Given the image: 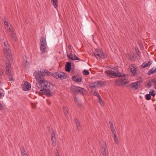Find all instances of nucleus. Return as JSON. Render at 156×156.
<instances>
[{
  "label": "nucleus",
  "instance_id": "39448f33",
  "mask_svg": "<svg viewBox=\"0 0 156 156\" xmlns=\"http://www.w3.org/2000/svg\"><path fill=\"white\" fill-rule=\"evenodd\" d=\"M94 55L97 58H106V56L104 54L100 49H96L94 52Z\"/></svg>",
  "mask_w": 156,
  "mask_h": 156
},
{
  "label": "nucleus",
  "instance_id": "5701e85b",
  "mask_svg": "<svg viewBox=\"0 0 156 156\" xmlns=\"http://www.w3.org/2000/svg\"><path fill=\"white\" fill-rule=\"evenodd\" d=\"M156 72V68H152L150 69L148 72L147 74L148 75L153 74Z\"/></svg>",
  "mask_w": 156,
  "mask_h": 156
},
{
  "label": "nucleus",
  "instance_id": "72a5a7b5",
  "mask_svg": "<svg viewBox=\"0 0 156 156\" xmlns=\"http://www.w3.org/2000/svg\"><path fill=\"white\" fill-rule=\"evenodd\" d=\"M147 66H148V64H147V63H144L142 64V66L143 68H145Z\"/></svg>",
  "mask_w": 156,
  "mask_h": 156
},
{
  "label": "nucleus",
  "instance_id": "4c0bfd02",
  "mask_svg": "<svg viewBox=\"0 0 156 156\" xmlns=\"http://www.w3.org/2000/svg\"><path fill=\"white\" fill-rule=\"evenodd\" d=\"M4 24L5 25H6L7 26H8L9 25L8 22L6 21H5L4 22Z\"/></svg>",
  "mask_w": 156,
  "mask_h": 156
},
{
  "label": "nucleus",
  "instance_id": "c756f323",
  "mask_svg": "<svg viewBox=\"0 0 156 156\" xmlns=\"http://www.w3.org/2000/svg\"><path fill=\"white\" fill-rule=\"evenodd\" d=\"M135 51H136V52L137 54L138 55H139L140 54V52L139 51V50H138V48H135Z\"/></svg>",
  "mask_w": 156,
  "mask_h": 156
},
{
  "label": "nucleus",
  "instance_id": "4468645a",
  "mask_svg": "<svg viewBox=\"0 0 156 156\" xmlns=\"http://www.w3.org/2000/svg\"><path fill=\"white\" fill-rule=\"evenodd\" d=\"M23 87L24 90L27 91L30 90L31 88V85L28 82L26 81L24 82Z\"/></svg>",
  "mask_w": 156,
  "mask_h": 156
},
{
  "label": "nucleus",
  "instance_id": "f3484780",
  "mask_svg": "<svg viewBox=\"0 0 156 156\" xmlns=\"http://www.w3.org/2000/svg\"><path fill=\"white\" fill-rule=\"evenodd\" d=\"M65 70L66 71L69 72L71 68V64L70 62H67L65 65Z\"/></svg>",
  "mask_w": 156,
  "mask_h": 156
},
{
  "label": "nucleus",
  "instance_id": "7c9ffc66",
  "mask_svg": "<svg viewBox=\"0 0 156 156\" xmlns=\"http://www.w3.org/2000/svg\"><path fill=\"white\" fill-rule=\"evenodd\" d=\"M74 122L76 125H78L80 124V122L79 121L78 119L77 118H75L74 119Z\"/></svg>",
  "mask_w": 156,
  "mask_h": 156
},
{
  "label": "nucleus",
  "instance_id": "cd10ccee",
  "mask_svg": "<svg viewBox=\"0 0 156 156\" xmlns=\"http://www.w3.org/2000/svg\"><path fill=\"white\" fill-rule=\"evenodd\" d=\"M151 96L150 94H147L146 95L145 99L147 100H150L151 99Z\"/></svg>",
  "mask_w": 156,
  "mask_h": 156
},
{
  "label": "nucleus",
  "instance_id": "7ed1b4c3",
  "mask_svg": "<svg viewBox=\"0 0 156 156\" xmlns=\"http://www.w3.org/2000/svg\"><path fill=\"white\" fill-rule=\"evenodd\" d=\"M106 75L108 77L111 78H115L121 76L119 75L118 73H116L115 69L111 68L108 67L106 70Z\"/></svg>",
  "mask_w": 156,
  "mask_h": 156
},
{
  "label": "nucleus",
  "instance_id": "58836bf2",
  "mask_svg": "<svg viewBox=\"0 0 156 156\" xmlns=\"http://www.w3.org/2000/svg\"><path fill=\"white\" fill-rule=\"evenodd\" d=\"M151 83L150 82H149L147 84V86L149 87H151Z\"/></svg>",
  "mask_w": 156,
  "mask_h": 156
},
{
  "label": "nucleus",
  "instance_id": "1a4fd4ad",
  "mask_svg": "<svg viewBox=\"0 0 156 156\" xmlns=\"http://www.w3.org/2000/svg\"><path fill=\"white\" fill-rule=\"evenodd\" d=\"M67 56L68 57V58H69L70 59L72 60H78L80 61H83L81 59H80L79 58L77 57L76 55H74L73 54H72L68 52L67 53Z\"/></svg>",
  "mask_w": 156,
  "mask_h": 156
},
{
  "label": "nucleus",
  "instance_id": "ea45409f",
  "mask_svg": "<svg viewBox=\"0 0 156 156\" xmlns=\"http://www.w3.org/2000/svg\"><path fill=\"white\" fill-rule=\"evenodd\" d=\"M152 62L149 61L148 63H147V64H148V66H150L152 64Z\"/></svg>",
  "mask_w": 156,
  "mask_h": 156
},
{
  "label": "nucleus",
  "instance_id": "473e14b6",
  "mask_svg": "<svg viewBox=\"0 0 156 156\" xmlns=\"http://www.w3.org/2000/svg\"><path fill=\"white\" fill-rule=\"evenodd\" d=\"M149 94H150V95H152L153 96H155V94L154 92V91H151L149 92Z\"/></svg>",
  "mask_w": 156,
  "mask_h": 156
},
{
  "label": "nucleus",
  "instance_id": "6ab92c4d",
  "mask_svg": "<svg viewBox=\"0 0 156 156\" xmlns=\"http://www.w3.org/2000/svg\"><path fill=\"white\" fill-rule=\"evenodd\" d=\"M21 153L22 156H28L27 153L24 147H21Z\"/></svg>",
  "mask_w": 156,
  "mask_h": 156
},
{
  "label": "nucleus",
  "instance_id": "a18cd8bd",
  "mask_svg": "<svg viewBox=\"0 0 156 156\" xmlns=\"http://www.w3.org/2000/svg\"><path fill=\"white\" fill-rule=\"evenodd\" d=\"M76 103L77 102V99L76 98Z\"/></svg>",
  "mask_w": 156,
  "mask_h": 156
},
{
  "label": "nucleus",
  "instance_id": "09e8293b",
  "mask_svg": "<svg viewBox=\"0 0 156 156\" xmlns=\"http://www.w3.org/2000/svg\"><path fill=\"white\" fill-rule=\"evenodd\" d=\"M156 88V87H155Z\"/></svg>",
  "mask_w": 156,
  "mask_h": 156
},
{
  "label": "nucleus",
  "instance_id": "423d86ee",
  "mask_svg": "<svg viewBox=\"0 0 156 156\" xmlns=\"http://www.w3.org/2000/svg\"><path fill=\"white\" fill-rule=\"evenodd\" d=\"M6 66L5 68L6 70V73L8 75L9 80H12L13 78L11 77L10 74L11 66L9 62H7L5 63Z\"/></svg>",
  "mask_w": 156,
  "mask_h": 156
},
{
  "label": "nucleus",
  "instance_id": "9d476101",
  "mask_svg": "<svg viewBox=\"0 0 156 156\" xmlns=\"http://www.w3.org/2000/svg\"><path fill=\"white\" fill-rule=\"evenodd\" d=\"M130 71L131 72V75L133 76L137 74V68L134 66L133 65H131L130 66Z\"/></svg>",
  "mask_w": 156,
  "mask_h": 156
},
{
  "label": "nucleus",
  "instance_id": "a19ab883",
  "mask_svg": "<svg viewBox=\"0 0 156 156\" xmlns=\"http://www.w3.org/2000/svg\"><path fill=\"white\" fill-rule=\"evenodd\" d=\"M78 103L79 104V105H81V102L79 101V100H78Z\"/></svg>",
  "mask_w": 156,
  "mask_h": 156
},
{
  "label": "nucleus",
  "instance_id": "412c9836",
  "mask_svg": "<svg viewBox=\"0 0 156 156\" xmlns=\"http://www.w3.org/2000/svg\"><path fill=\"white\" fill-rule=\"evenodd\" d=\"M129 81L124 77L122 78L120 80V82L122 84H127Z\"/></svg>",
  "mask_w": 156,
  "mask_h": 156
},
{
  "label": "nucleus",
  "instance_id": "2eb2a0df",
  "mask_svg": "<svg viewBox=\"0 0 156 156\" xmlns=\"http://www.w3.org/2000/svg\"><path fill=\"white\" fill-rule=\"evenodd\" d=\"M4 51L5 54L7 55L8 56L10 59H11V56L10 54V50L9 49L7 46H6V47H4Z\"/></svg>",
  "mask_w": 156,
  "mask_h": 156
},
{
  "label": "nucleus",
  "instance_id": "f257e3e1",
  "mask_svg": "<svg viewBox=\"0 0 156 156\" xmlns=\"http://www.w3.org/2000/svg\"><path fill=\"white\" fill-rule=\"evenodd\" d=\"M46 73L44 71L36 70L34 73V76L38 83L36 86L40 90L39 91L40 94L44 93L48 96H50L51 93L50 91L52 86L51 83L46 81L44 78V76L46 75Z\"/></svg>",
  "mask_w": 156,
  "mask_h": 156
},
{
  "label": "nucleus",
  "instance_id": "c03bdc74",
  "mask_svg": "<svg viewBox=\"0 0 156 156\" xmlns=\"http://www.w3.org/2000/svg\"><path fill=\"white\" fill-rule=\"evenodd\" d=\"M140 47L142 49H143L144 48V47L143 45H141V44H140Z\"/></svg>",
  "mask_w": 156,
  "mask_h": 156
},
{
  "label": "nucleus",
  "instance_id": "b1692460",
  "mask_svg": "<svg viewBox=\"0 0 156 156\" xmlns=\"http://www.w3.org/2000/svg\"><path fill=\"white\" fill-rule=\"evenodd\" d=\"M101 82H102L101 81H99L95 82L94 83V84L93 85H92V86H91V87L92 88H93L96 87H97V86L98 85L100 84H101Z\"/></svg>",
  "mask_w": 156,
  "mask_h": 156
},
{
  "label": "nucleus",
  "instance_id": "4be33fe9",
  "mask_svg": "<svg viewBox=\"0 0 156 156\" xmlns=\"http://www.w3.org/2000/svg\"><path fill=\"white\" fill-rule=\"evenodd\" d=\"M98 102L99 103L101 106H104L105 103L104 101L103 100L101 97H99L98 98Z\"/></svg>",
  "mask_w": 156,
  "mask_h": 156
},
{
  "label": "nucleus",
  "instance_id": "49530a36",
  "mask_svg": "<svg viewBox=\"0 0 156 156\" xmlns=\"http://www.w3.org/2000/svg\"><path fill=\"white\" fill-rule=\"evenodd\" d=\"M27 61H26V63H27Z\"/></svg>",
  "mask_w": 156,
  "mask_h": 156
},
{
  "label": "nucleus",
  "instance_id": "aec40b11",
  "mask_svg": "<svg viewBox=\"0 0 156 156\" xmlns=\"http://www.w3.org/2000/svg\"><path fill=\"white\" fill-rule=\"evenodd\" d=\"M51 3L55 8L57 9L58 6V0H51Z\"/></svg>",
  "mask_w": 156,
  "mask_h": 156
},
{
  "label": "nucleus",
  "instance_id": "37998d69",
  "mask_svg": "<svg viewBox=\"0 0 156 156\" xmlns=\"http://www.w3.org/2000/svg\"><path fill=\"white\" fill-rule=\"evenodd\" d=\"M4 45L5 46L4 47H6V46H7L6 45V43L5 42H4Z\"/></svg>",
  "mask_w": 156,
  "mask_h": 156
},
{
  "label": "nucleus",
  "instance_id": "dca6fc26",
  "mask_svg": "<svg viewBox=\"0 0 156 156\" xmlns=\"http://www.w3.org/2000/svg\"><path fill=\"white\" fill-rule=\"evenodd\" d=\"M51 139L52 145L54 147H55L56 146V142L55 133L54 132H52L51 134Z\"/></svg>",
  "mask_w": 156,
  "mask_h": 156
},
{
  "label": "nucleus",
  "instance_id": "e433bc0d",
  "mask_svg": "<svg viewBox=\"0 0 156 156\" xmlns=\"http://www.w3.org/2000/svg\"><path fill=\"white\" fill-rule=\"evenodd\" d=\"M55 156H59V154L58 151L57 150L55 153Z\"/></svg>",
  "mask_w": 156,
  "mask_h": 156
},
{
  "label": "nucleus",
  "instance_id": "2f4dec72",
  "mask_svg": "<svg viewBox=\"0 0 156 156\" xmlns=\"http://www.w3.org/2000/svg\"><path fill=\"white\" fill-rule=\"evenodd\" d=\"M74 122L76 125H78L80 124V122L79 121L78 119L77 118H75L74 119Z\"/></svg>",
  "mask_w": 156,
  "mask_h": 156
},
{
  "label": "nucleus",
  "instance_id": "0eeeda50",
  "mask_svg": "<svg viewBox=\"0 0 156 156\" xmlns=\"http://www.w3.org/2000/svg\"><path fill=\"white\" fill-rule=\"evenodd\" d=\"M83 90L84 89L83 88L75 86L72 87L71 91L75 94L80 93L83 94Z\"/></svg>",
  "mask_w": 156,
  "mask_h": 156
},
{
  "label": "nucleus",
  "instance_id": "de8ad7c7",
  "mask_svg": "<svg viewBox=\"0 0 156 156\" xmlns=\"http://www.w3.org/2000/svg\"><path fill=\"white\" fill-rule=\"evenodd\" d=\"M46 72V74H47V72Z\"/></svg>",
  "mask_w": 156,
  "mask_h": 156
},
{
  "label": "nucleus",
  "instance_id": "393cba45",
  "mask_svg": "<svg viewBox=\"0 0 156 156\" xmlns=\"http://www.w3.org/2000/svg\"><path fill=\"white\" fill-rule=\"evenodd\" d=\"M63 111L64 113L66 116L67 117L68 115V110L67 108L66 107H63Z\"/></svg>",
  "mask_w": 156,
  "mask_h": 156
},
{
  "label": "nucleus",
  "instance_id": "f03ea898",
  "mask_svg": "<svg viewBox=\"0 0 156 156\" xmlns=\"http://www.w3.org/2000/svg\"><path fill=\"white\" fill-rule=\"evenodd\" d=\"M40 50L42 54H44L45 52L47 53V44L46 39L44 37L42 36L40 39Z\"/></svg>",
  "mask_w": 156,
  "mask_h": 156
},
{
  "label": "nucleus",
  "instance_id": "79ce46f5",
  "mask_svg": "<svg viewBox=\"0 0 156 156\" xmlns=\"http://www.w3.org/2000/svg\"><path fill=\"white\" fill-rule=\"evenodd\" d=\"M2 93L0 91V98L2 97Z\"/></svg>",
  "mask_w": 156,
  "mask_h": 156
},
{
  "label": "nucleus",
  "instance_id": "6e6552de",
  "mask_svg": "<svg viewBox=\"0 0 156 156\" xmlns=\"http://www.w3.org/2000/svg\"><path fill=\"white\" fill-rule=\"evenodd\" d=\"M101 147V152L103 156H108V149L107 148L105 143Z\"/></svg>",
  "mask_w": 156,
  "mask_h": 156
},
{
  "label": "nucleus",
  "instance_id": "c9c22d12",
  "mask_svg": "<svg viewBox=\"0 0 156 156\" xmlns=\"http://www.w3.org/2000/svg\"><path fill=\"white\" fill-rule=\"evenodd\" d=\"M3 108V105L0 103V110H2Z\"/></svg>",
  "mask_w": 156,
  "mask_h": 156
},
{
  "label": "nucleus",
  "instance_id": "f8f14e48",
  "mask_svg": "<svg viewBox=\"0 0 156 156\" xmlns=\"http://www.w3.org/2000/svg\"><path fill=\"white\" fill-rule=\"evenodd\" d=\"M8 31L11 35L12 39L14 41H16L17 37L16 34H15L14 31L12 30L10 27H9L8 29Z\"/></svg>",
  "mask_w": 156,
  "mask_h": 156
},
{
  "label": "nucleus",
  "instance_id": "c85d7f7f",
  "mask_svg": "<svg viewBox=\"0 0 156 156\" xmlns=\"http://www.w3.org/2000/svg\"><path fill=\"white\" fill-rule=\"evenodd\" d=\"M83 73L85 75H88L90 73L88 70H84L83 71Z\"/></svg>",
  "mask_w": 156,
  "mask_h": 156
},
{
  "label": "nucleus",
  "instance_id": "a878e982",
  "mask_svg": "<svg viewBox=\"0 0 156 156\" xmlns=\"http://www.w3.org/2000/svg\"><path fill=\"white\" fill-rule=\"evenodd\" d=\"M109 124L110 125V127L111 128V130L112 133H113V131L116 132L114 128L113 125L112 123L111 122H109Z\"/></svg>",
  "mask_w": 156,
  "mask_h": 156
},
{
  "label": "nucleus",
  "instance_id": "a211bd4d",
  "mask_svg": "<svg viewBox=\"0 0 156 156\" xmlns=\"http://www.w3.org/2000/svg\"><path fill=\"white\" fill-rule=\"evenodd\" d=\"M112 133L113 134V137L114 138V141L115 144L118 145L119 144V141L117 137L116 136V132H114Z\"/></svg>",
  "mask_w": 156,
  "mask_h": 156
},
{
  "label": "nucleus",
  "instance_id": "ddd939ff",
  "mask_svg": "<svg viewBox=\"0 0 156 156\" xmlns=\"http://www.w3.org/2000/svg\"><path fill=\"white\" fill-rule=\"evenodd\" d=\"M140 86V83L139 81L133 83L130 85V87L132 88H134L136 89H138Z\"/></svg>",
  "mask_w": 156,
  "mask_h": 156
},
{
  "label": "nucleus",
  "instance_id": "bb28decb",
  "mask_svg": "<svg viewBox=\"0 0 156 156\" xmlns=\"http://www.w3.org/2000/svg\"><path fill=\"white\" fill-rule=\"evenodd\" d=\"M93 94L94 95L97 96L98 98H99V97H101L100 94H99L98 92L97 91H94L93 93Z\"/></svg>",
  "mask_w": 156,
  "mask_h": 156
},
{
  "label": "nucleus",
  "instance_id": "f704fd0d",
  "mask_svg": "<svg viewBox=\"0 0 156 156\" xmlns=\"http://www.w3.org/2000/svg\"><path fill=\"white\" fill-rule=\"evenodd\" d=\"M76 125L77 129L79 130H80L81 129V127L80 124L78 125Z\"/></svg>",
  "mask_w": 156,
  "mask_h": 156
},
{
  "label": "nucleus",
  "instance_id": "20e7f679",
  "mask_svg": "<svg viewBox=\"0 0 156 156\" xmlns=\"http://www.w3.org/2000/svg\"><path fill=\"white\" fill-rule=\"evenodd\" d=\"M52 75L54 78L61 80L66 79L67 77V75L66 73L60 71L53 73Z\"/></svg>",
  "mask_w": 156,
  "mask_h": 156
},
{
  "label": "nucleus",
  "instance_id": "9b49d317",
  "mask_svg": "<svg viewBox=\"0 0 156 156\" xmlns=\"http://www.w3.org/2000/svg\"><path fill=\"white\" fill-rule=\"evenodd\" d=\"M72 80L76 83H80L82 81V78L81 76L79 75H74L72 76Z\"/></svg>",
  "mask_w": 156,
  "mask_h": 156
}]
</instances>
